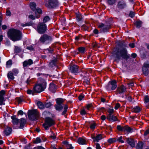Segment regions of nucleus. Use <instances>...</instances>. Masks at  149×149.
<instances>
[{
  "label": "nucleus",
  "mask_w": 149,
  "mask_h": 149,
  "mask_svg": "<svg viewBox=\"0 0 149 149\" xmlns=\"http://www.w3.org/2000/svg\"><path fill=\"white\" fill-rule=\"evenodd\" d=\"M31 23H26L25 24H21L22 26L23 27H24L27 26H29L31 25Z\"/></svg>",
  "instance_id": "obj_48"
},
{
  "label": "nucleus",
  "mask_w": 149,
  "mask_h": 149,
  "mask_svg": "<svg viewBox=\"0 0 149 149\" xmlns=\"http://www.w3.org/2000/svg\"><path fill=\"white\" fill-rule=\"evenodd\" d=\"M37 104L38 107L40 109L45 108V105L42 102H41L38 101L37 103Z\"/></svg>",
  "instance_id": "obj_28"
},
{
  "label": "nucleus",
  "mask_w": 149,
  "mask_h": 149,
  "mask_svg": "<svg viewBox=\"0 0 149 149\" xmlns=\"http://www.w3.org/2000/svg\"><path fill=\"white\" fill-rule=\"evenodd\" d=\"M7 77L9 80H13L14 79V77L13 73L11 71H9L7 74Z\"/></svg>",
  "instance_id": "obj_26"
},
{
  "label": "nucleus",
  "mask_w": 149,
  "mask_h": 149,
  "mask_svg": "<svg viewBox=\"0 0 149 149\" xmlns=\"http://www.w3.org/2000/svg\"><path fill=\"white\" fill-rule=\"evenodd\" d=\"M144 100L145 102L147 103L149 102V99L147 96H145L144 98Z\"/></svg>",
  "instance_id": "obj_52"
},
{
  "label": "nucleus",
  "mask_w": 149,
  "mask_h": 149,
  "mask_svg": "<svg viewBox=\"0 0 149 149\" xmlns=\"http://www.w3.org/2000/svg\"><path fill=\"white\" fill-rule=\"evenodd\" d=\"M117 87V83L115 80L109 81L106 86V89L108 91L115 90Z\"/></svg>",
  "instance_id": "obj_8"
},
{
  "label": "nucleus",
  "mask_w": 149,
  "mask_h": 149,
  "mask_svg": "<svg viewBox=\"0 0 149 149\" xmlns=\"http://www.w3.org/2000/svg\"><path fill=\"white\" fill-rule=\"evenodd\" d=\"M65 100V99L62 98H57L56 99V103L59 104H61L64 105L63 103Z\"/></svg>",
  "instance_id": "obj_24"
},
{
  "label": "nucleus",
  "mask_w": 149,
  "mask_h": 149,
  "mask_svg": "<svg viewBox=\"0 0 149 149\" xmlns=\"http://www.w3.org/2000/svg\"><path fill=\"white\" fill-rule=\"evenodd\" d=\"M46 29V25L43 23H39L37 28V31L40 34H43L45 33Z\"/></svg>",
  "instance_id": "obj_7"
},
{
  "label": "nucleus",
  "mask_w": 149,
  "mask_h": 149,
  "mask_svg": "<svg viewBox=\"0 0 149 149\" xmlns=\"http://www.w3.org/2000/svg\"><path fill=\"white\" fill-rule=\"evenodd\" d=\"M127 85L130 87H132L134 86V82H130L127 84Z\"/></svg>",
  "instance_id": "obj_57"
},
{
  "label": "nucleus",
  "mask_w": 149,
  "mask_h": 149,
  "mask_svg": "<svg viewBox=\"0 0 149 149\" xmlns=\"http://www.w3.org/2000/svg\"><path fill=\"white\" fill-rule=\"evenodd\" d=\"M126 141L132 147H133L135 146V143L133 139L127 138L126 139Z\"/></svg>",
  "instance_id": "obj_17"
},
{
  "label": "nucleus",
  "mask_w": 149,
  "mask_h": 149,
  "mask_svg": "<svg viewBox=\"0 0 149 149\" xmlns=\"http://www.w3.org/2000/svg\"><path fill=\"white\" fill-rule=\"evenodd\" d=\"M116 140L115 138H110L108 139V141L110 143H112L113 142H115Z\"/></svg>",
  "instance_id": "obj_40"
},
{
  "label": "nucleus",
  "mask_w": 149,
  "mask_h": 149,
  "mask_svg": "<svg viewBox=\"0 0 149 149\" xmlns=\"http://www.w3.org/2000/svg\"><path fill=\"white\" fill-rule=\"evenodd\" d=\"M117 129L119 131L128 133L131 132L132 131V129L127 125L121 126L118 125L117 126Z\"/></svg>",
  "instance_id": "obj_9"
},
{
  "label": "nucleus",
  "mask_w": 149,
  "mask_h": 149,
  "mask_svg": "<svg viewBox=\"0 0 149 149\" xmlns=\"http://www.w3.org/2000/svg\"><path fill=\"white\" fill-rule=\"evenodd\" d=\"M42 140L40 137H37L34 141V143H41Z\"/></svg>",
  "instance_id": "obj_38"
},
{
  "label": "nucleus",
  "mask_w": 149,
  "mask_h": 149,
  "mask_svg": "<svg viewBox=\"0 0 149 149\" xmlns=\"http://www.w3.org/2000/svg\"><path fill=\"white\" fill-rule=\"evenodd\" d=\"M33 61L31 59H29L24 61L23 63V65L24 67H25L30 66L33 64Z\"/></svg>",
  "instance_id": "obj_16"
},
{
  "label": "nucleus",
  "mask_w": 149,
  "mask_h": 149,
  "mask_svg": "<svg viewBox=\"0 0 149 149\" xmlns=\"http://www.w3.org/2000/svg\"><path fill=\"white\" fill-rule=\"evenodd\" d=\"M149 134V129L146 130L144 134V136L147 135Z\"/></svg>",
  "instance_id": "obj_59"
},
{
  "label": "nucleus",
  "mask_w": 149,
  "mask_h": 149,
  "mask_svg": "<svg viewBox=\"0 0 149 149\" xmlns=\"http://www.w3.org/2000/svg\"><path fill=\"white\" fill-rule=\"evenodd\" d=\"M70 70L72 73H76L78 72V66L75 65L71 66L70 67Z\"/></svg>",
  "instance_id": "obj_11"
},
{
  "label": "nucleus",
  "mask_w": 149,
  "mask_h": 149,
  "mask_svg": "<svg viewBox=\"0 0 149 149\" xmlns=\"http://www.w3.org/2000/svg\"><path fill=\"white\" fill-rule=\"evenodd\" d=\"M27 93L28 94H33L34 93H35L33 91V89L32 91L29 90H28L27 91Z\"/></svg>",
  "instance_id": "obj_56"
},
{
  "label": "nucleus",
  "mask_w": 149,
  "mask_h": 149,
  "mask_svg": "<svg viewBox=\"0 0 149 149\" xmlns=\"http://www.w3.org/2000/svg\"><path fill=\"white\" fill-rule=\"evenodd\" d=\"M64 143L66 145L67 149H73V147L72 146V145L69 144L68 142H65Z\"/></svg>",
  "instance_id": "obj_35"
},
{
  "label": "nucleus",
  "mask_w": 149,
  "mask_h": 149,
  "mask_svg": "<svg viewBox=\"0 0 149 149\" xmlns=\"http://www.w3.org/2000/svg\"><path fill=\"white\" fill-rule=\"evenodd\" d=\"M11 128L10 127H7L5 129L3 132L6 136H8L11 134Z\"/></svg>",
  "instance_id": "obj_22"
},
{
  "label": "nucleus",
  "mask_w": 149,
  "mask_h": 149,
  "mask_svg": "<svg viewBox=\"0 0 149 149\" xmlns=\"http://www.w3.org/2000/svg\"><path fill=\"white\" fill-rule=\"evenodd\" d=\"M116 0H107V3L110 5H112L116 2Z\"/></svg>",
  "instance_id": "obj_39"
},
{
  "label": "nucleus",
  "mask_w": 149,
  "mask_h": 149,
  "mask_svg": "<svg viewBox=\"0 0 149 149\" xmlns=\"http://www.w3.org/2000/svg\"><path fill=\"white\" fill-rule=\"evenodd\" d=\"M4 101L3 96L0 95V105H2L3 104V102Z\"/></svg>",
  "instance_id": "obj_44"
},
{
  "label": "nucleus",
  "mask_w": 149,
  "mask_h": 149,
  "mask_svg": "<svg viewBox=\"0 0 149 149\" xmlns=\"http://www.w3.org/2000/svg\"><path fill=\"white\" fill-rule=\"evenodd\" d=\"M78 50L79 53L83 54L85 52V48L84 47H80L78 48Z\"/></svg>",
  "instance_id": "obj_32"
},
{
  "label": "nucleus",
  "mask_w": 149,
  "mask_h": 149,
  "mask_svg": "<svg viewBox=\"0 0 149 149\" xmlns=\"http://www.w3.org/2000/svg\"><path fill=\"white\" fill-rule=\"evenodd\" d=\"M137 56V55L136 54L134 53L132 54L131 55V57L133 58H135Z\"/></svg>",
  "instance_id": "obj_62"
},
{
  "label": "nucleus",
  "mask_w": 149,
  "mask_h": 149,
  "mask_svg": "<svg viewBox=\"0 0 149 149\" xmlns=\"http://www.w3.org/2000/svg\"><path fill=\"white\" fill-rule=\"evenodd\" d=\"M117 6L118 8L120 9H123L126 6L125 3L123 1H120L118 2Z\"/></svg>",
  "instance_id": "obj_19"
},
{
  "label": "nucleus",
  "mask_w": 149,
  "mask_h": 149,
  "mask_svg": "<svg viewBox=\"0 0 149 149\" xmlns=\"http://www.w3.org/2000/svg\"><path fill=\"white\" fill-rule=\"evenodd\" d=\"M120 104L117 103L114 107L115 109H118L120 107Z\"/></svg>",
  "instance_id": "obj_55"
},
{
  "label": "nucleus",
  "mask_w": 149,
  "mask_h": 149,
  "mask_svg": "<svg viewBox=\"0 0 149 149\" xmlns=\"http://www.w3.org/2000/svg\"><path fill=\"white\" fill-rule=\"evenodd\" d=\"M96 149H101V147L98 143H97L96 145Z\"/></svg>",
  "instance_id": "obj_60"
},
{
  "label": "nucleus",
  "mask_w": 149,
  "mask_h": 149,
  "mask_svg": "<svg viewBox=\"0 0 149 149\" xmlns=\"http://www.w3.org/2000/svg\"><path fill=\"white\" fill-rule=\"evenodd\" d=\"M98 27L100 28V31L101 33H105L108 31L110 28L109 25H105L102 23H100L98 24Z\"/></svg>",
  "instance_id": "obj_10"
},
{
  "label": "nucleus",
  "mask_w": 149,
  "mask_h": 149,
  "mask_svg": "<svg viewBox=\"0 0 149 149\" xmlns=\"http://www.w3.org/2000/svg\"><path fill=\"white\" fill-rule=\"evenodd\" d=\"M11 118L12 119V122L14 125H17L19 122V120L16 118L15 116H12Z\"/></svg>",
  "instance_id": "obj_20"
},
{
  "label": "nucleus",
  "mask_w": 149,
  "mask_h": 149,
  "mask_svg": "<svg viewBox=\"0 0 149 149\" xmlns=\"http://www.w3.org/2000/svg\"><path fill=\"white\" fill-rule=\"evenodd\" d=\"M68 107L67 104H65L63 111L62 113V115H64L66 113Z\"/></svg>",
  "instance_id": "obj_36"
},
{
  "label": "nucleus",
  "mask_w": 149,
  "mask_h": 149,
  "mask_svg": "<svg viewBox=\"0 0 149 149\" xmlns=\"http://www.w3.org/2000/svg\"><path fill=\"white\" fill-rule=\"evenodd\" d=\"M107 119L109 121L114 122L117 120L116 117L113 114H109L107 116Z\"/></svg>",
  "instance_id": "obj_14"
},
{
  "label": "nucleus",
  "mask_w": 149,
  "mask_h": 149,
  "mask_svg": "<svg viewBox=\"0 0 149 149\" xmlns=\"http://www.w3.org/2000/svg\"><path fill=\"white\" fill-rule=\"evenodd\" d=\"M33 149H44V148L41 146H38L37 147H35Z\"/></svg>",
  "instance_id": "obj_64"
},
{
  "label": "nucleus",
  "mask_w": 149,
  "mask_h": 149,
  "mask_svg": "<svg viewBox=\"0 0 149 149\" xmlns=\"http://www.w3.org/2000/svg\"><path fill=\"white\" fill-rule=\"evenodd\" d=\"M82 18V17L81 14H79L77 15V19L78 21L81 20Z\"/></svg>",
  "instance_id": "obj_45"
},
{
  "label": "nucleus",
  "mask_w": 149,
  "mask_h": 149,
  "mask_svg": "<svg viewBox=\"0 0 149 149\" xmlns=\"http://www.w3.org/2000/svg\"><path fill=\"white\" fill-rule=\"evenodd\" d=\"M135 16L134 13V12L131 11L129 14V16L131 18H133Z\"/></svg>",
  "instance_id": "obj_51"
},
{
  "label": "nucleus",
  "mask_w": 149,
  "mask_h": 149,
  "mask_svg": "<svg viewBox=\"0 0 149 149\" xmlns=\"http://www.w3.org/2000/svg\"><path fill=\"white\" fill-rule=\"evenodd\" d=\"M92 107V105L91 104H88L87 105L86 108L88 110H89Z\"/></svg>",
  "instance_id": "obj_61"
},
{
  "label": "nucleus",
  "mask_w": 149,
  "mask_h": 149,
  "mask_svg": "<svg viewBox=\"0 0 149 149\" xmlns=\"http://www.w3.org/2000/svg\"><path fill=\"white\" fill-rule=\"evenodd\" d=\"M38 82L33 88V91L35 93H40L44 91L46 87L47 83L43 79L39 78Z\"/></svg>",
  "instance_id": "obj_2"
},
{
  "label": "nucleus",
  "mask_w": 149,
  "mask_h": 149,
  "mask_svg": "<svg viewBox=\"0 0 149 149\" xmlns=\"http://www.w3.org/2000/svg\"><path fill=\"white\" fill-rule=\"evenodd\" d=\"M141 109L140 107L136 106L132 109V111L133 112L137 113L139 112Z\"/></svg>",
  "instance_id": "obj_23"
},
{
  "label": "nucleus",
  "mask_w": 149,
  "mask_h": 149,
  "mask_svg": "<svg viewBox=\"0 0 149 149\" xmlns=\"http://www.w3.org/2000/svg\"><path fill=\"white\" fill-rule=\"evenodd\" d=\"M143 67H145L147 68H149V64L146 63H144Z\"/></svg>",
  "instance_id": "obj_63"
},
{
  "label": "nucleus",
  "mask_w": 149,
  "mask_h": 149,
  "mask_svg": "<svg viewBox=\"0 0 149 149\" xmlns=\"http://www.w3.org/2000/svg\"><path fill=\"white\" fill-rule=\"evenodd\" d=\"M30 6L31 9L35 11L36 9V4L34 2H31L30 3Z\"/></svg>",
  "instance_id": "obj_31"
},
{
  "label": "nucleus",
  "mask_w": 149,
  "mask_h": 149,
  "mask_svg": "<svg viewBox=\"0 0 149 149\" xmlns=\"http://www.w3.org/2000/svg\"><path fill=\"white\" fill-rule=\"evenodd\" d=\"M84 95L81 94V95H79V97H78L79 100L80 101L82 100L84 98Z\"/></svg>",
  "instance_id": "obj_53"
},
{
  "label": "nucleus",
  "mask_w": 149,
  "mask_h": 149,
  "mask_svg": "<svg viewBox=\"0 0 149 149\" xmlns=\"http://www.w3.org/2000/svg\"><path fill=\"white\" fill-rule=\"evenodd\" d=\"M28 116L30 120H36L39 117L40 114L37 110L34 109L28 111Z\"/></svg>",
  "instance_id": "obj_4"
},
{
  "label": "nucleus",
  "mask_w": 149,
  "mask_h": 149,
  "mask_svg": "<svg viewBox=\"0 0 149 149\" xmlns=\"http://www.w3.org/2000/svg\"><path fill=\"white\" fill-rule=\"evenodd\" d=\"M120 47L115 53V61L117 62L122 58L127 60L129 58V55L128 54L127 51L125 48L127 45L121 42L119 44Z\"/></svg>",
  "instance_id": "obj_1"
},
{
  "label": "nucleus",
  "mask_w": 149,
  "mask_h": 149,
  "mask_svg": "<svg viewBox=\"0 0 149 149\" xmlns=\"http://www.w3.org/2000/svg\"><path fill=\"white\" fill-rule=\"evenodd\" d=\"M13 73L14 74V75H15L17 74L19 72V71L17 69H13L12 70Z\"/></svg>",
  "instance_id": "obj_43"
},
{
  "label": "nucleus",
  "mask_w": 149,
  "mask_h": 149,
  "mask_svg": "<svg viewBox=\"0 0 149 149\" xmlns=\"http://www.w3.org/2000/svg\"><path fill=\"white\" fill-rule=\"evenodd\" d=\"M77 142L80 145H84L86 144L85 140L81 138L78 139L77 140Z\"/></svg>",
  "instance_id": "obj_27"
},
{
  "label": "nucleus",
  "mask_w": 149,
  "mask_h": 149,
  "mask_svg": "<svg viewBox=\"0 0 149 149\" xmlns=\"http://www.w3.org/2000/svg\"><path fill=\"white\" fill-rule=\"evenodd\" d=\"M95 127V123L91 124L90 126V128L92 129H94Z\"/></svg>",
  "instance_id": "obj_54"
},
{
  "label": "nucleus",
  "mask_w": 149,
  "mask_h": 149,
  "mask_svg": "<svg viewBox=\"0 0 149 149\" xmlns=\"http://www.w3.org/2000/svg\"><path fill=\"white\" fill-rule=\"evenodd\" d=\"M91 138L93 139L94 142H98L99 141L101 140L102 139L104 138L102 136V135L101 134L97 135L96 136H91Z\"/></svg>",
  "instance_id": "obj_12"
},
{
  "label": "nucleus",
  "mask_w": 149,
  "mask_h": 149,
  "mask_svg": "<svg viewBox=\"0 0 149 149\" xmlns=\"http://www.w3.org/2000/svg\"><path fill=\"white\" fill-rule=\"evenodd\" d=\"M54 121L51 118H46L45 120V123L43 124V126L46 130H48L49 127L54 125Z\"/></svg>",
  "instance_id": "obj_5"
},
{
  "label": "nucleus",
  "mask_w": 149,
  "mask_h": 149,
  "mask_svg": "<svg viewBox=\"0 0 149 149\" xmlns=\"http://www.w3.org/2000/svg\"><path fill=\"white\" fill-rule=\"evenodd\" d=\"M143 143L140 142L138 143L136 146V149H143Z\"/></svg>",
  "instance_id": "obj_30"
},
{
  "label": "nucleus",
  "mask_w": 149,
  "mask_h": 149,
  "mask_svg": "<svg viewBox=\"0 0 149 149\" xmlns=\"http://www.w3.org/2000/svg\"><path fill=\"white\" fill-rule=\"evenodd\" d=\"M26 49L30 50L31 51L33 50L34 49V48L32 46L27 47Z\"/></svg>",
  "instance_id": "obj_50"
},
{
  "label": "nucleus",
  "mask_w": 149,
  "mask_h": 149,
  "mask_svg": "<svg viewBox=\"0 0 149 149\" xmlns=\"http://www.w3.org/2000/svg\"><path fill=\"white\" fill-rule=\"evenodd\" d=\"M52 105V104L51 102H47L45 103L44 104L45 105V108L46 107L47 108H50L51 106Z\"/></svg>",
  "instance_id": "obj_41"
},
{
  "label": "nucleus",
  "mask_w": 149,
  "mask_h": 149,
  "mask_svg": "<svg viewBox=\"0 0 149 149\" xmlns=\"http://www.w3.org/2000/svg\"><path fill=\"white\" fill-rule=\"evenodd\" d=\"M122 139L123 137L122 136H120L117 139V140L119 142H120L122 143H123L124 141L122 140Z\"/></svg>",
  "instance_id": "obj_47"
},
{
  "label": "nucleus",
  "mask_w": 149,
  "mask_h": 149,
  "mask_svg": "<svg viewBox=\"0 0 149 149\" xmlns=\"http://www.w3.org/2000/svg\"><path fill=\"white\" fill-rule=\"evenodd\" d=\"M52 40L51 36L47 34H44L40 37L39 41L42 43L47 44L50 42Z\"/></svg>",
  "instance_id": "obj_6"
},
{
  "label": "nucleus",
  "mask_w": 149,
  "mask_h": 149,
  "mask_svg": "<svg viewBox=\"0 0 149 149\" xmlns=\"http://www.w3.org/2000/svg\"><path fill=\"white\" fill-rule=\"evenodd\" d=\"M12 61L10 60H9L6 62V67L7 68H9L10 67L11 65H12Z\"/></svg>",
  "instance_id": "obj_46"
},
{
  "label": "nucleus",
  "mask_w": 149,
  "mask_h": 149,
  "mask_svg": "<svg viewBox=\"0 0 149 149\" xmlns=\"http://www.w3.org/2000/svg\"><path fill=\"white\" fill-rule=\"evenodd\" d=\"M108 112L109 113V114H112L114 112V110L113 108H109L108 109Z\"/></svg>",
  "instance_id": "obj_49"
},
{
  "label": "nucleus",
  "mask_w": 149,
  "mask_h": 149,
  "mask_svg": "<svg viewBox=\"0 0 149 149\" xmlns=\"http://www.w3.org/2000/svg\"><path fill=\"white\" fill-rule=\"evenodd\" d=\"M81 114L82 115H85L86 114V112L84 109L82 110L80 112Z\"/></svg>",
  "instance_id": "obj_58"
},
{
  "label": "nucleus",
  "mask_w": 149,
  "mask_h": 149,
  "mask_svg": "<svg viewBox=\"0 0 149 149\" xmlns=\"http://www.w3.org/2000/svg\"><path fill=\"white\" fill-rule=\"evenodd\" d=\"M143 74L146 76H147L148 74V71L147 68L145 67H143Z\"/></svg>",
  "instance_id": "obj_33"
},
{
  "label": "nucleus",
  "mask_w": 149,
  "mask_h": 149,
  "mask_svg": "<svg viewBox=\"0 0 149 149\" xmlns=\"http://www.w3.org/2000/svg\"><path fill=\"white\" fill-rule=\"evenodd\" d=\"M56 61L55 60H53L50 62L49 64V68H51L55 66L56 65Z\"/></svg>",
  "instance_id": "obj_29"
},
{
  "label": "nucleus",
  "mask_w": 149,
  "mask_h": 149,
  "mask_svg": "<svg viewBox=\"0 0 149 149\" xmlns=\"http://www.w3.org/2000/svg\"><path fill=\"white\" fill-rule=\"evenodd\" d=\"M49 90L52 93H54L55 92L56 90L55 84H50L49 87Z\"/></svg>",
  "instance_id": "obj_21"
},
{
  "label": "nucleus",
  "mask_w": 149,
  "mask_h": 149,
  "mask_svg": "<svg viewBox=\"0 0 149 149\" xmlns=\"http://www.w3.org/2000/svg\"><path fill=\"white\" fill-rule=\"evenodd\" d=\"M26 120L24 118H22L20 119V128H23L24 127L25 123Z\"/></svg>",
  "instance_id": "obj_25"
},
{
  "label": "nucleus",
  "mask_w": 149,
  "mask_h": 149,
  "mask_svg": "<svg viewBox=\"0 0 149 149\" xmlns=\"http://www.w3.org/2000/svg\"><path fill=\"white\" fill-rule=\"evenodd\" d=\"M8 35L11 40L14 41L20 40L22 38L21 32L15 29L9 30L8 32Z\"/></svg>",
  "instance_id": "obj_3"
},
{
  "label": "nucleus",
  "mask_w": 149,
  "mask_h": 149,
  "mask_svg": "<svg viewBox=\"0 0 149 149\" xmlns=\"http://www.w3.org/2000/svg\"><path fill=\"white\" fill-rule=\"evenodd\" d=\"M21 50L22 49L20 47L15 46L14 50L15 52L17 53L20 52Z\"/></svg>",
  "instance_id": "obj_37"
},
{
  "label": "nucleus",
  "mask_w": 149,
  "mask_h": 149,
  "mask_svg": "<svg viewBox=\"0 0 149 149\" xmlns=\"http://www.w3.org/2000/svg\"><path fill=\"white\" fill-rule=\"evenodd\" d=\"M49 6L52 8L58 5L57 0H49Z\"/></svg>",
  "instance_id": "obj_15"
},
{
  "label": "nucleus",
  "mask_w": 149,
  "mask_h": 149,
  "mask_svg": "<svg viewBox=\"0 0 149 149\" xmlns=\"http://www.w3.org/2000/svg\"><path fill=\"white\" fill-rule=\"evenodd\" d=\"M126 90V87L123 85H122L118 87L117 89L118 92L120 93H123Z\"/></svg>",
  "instance_id": "obj_13"
},
{
  "label": "nucleus",
  "mask_w": 149,
  "mask_h": 149,
  "mask_svg": "<svg viewBox=\"0 0 149 149\" xmlns=\"http://www.w3.org/2000/svg\"><path fill=\"white\" fill-rule=\"evenodd\" d=\"M64 105L65 104L63 105L56 103V104L55 105V107L56 110L60 111L63 109V107H64Z\"/></svg>",
  "instance_id": "obj_18"
},
{
  "label": "nucleus",
  "mask_w": 149,
  "mask_h": 149,
  "mask_svg": "<svg viewBox=\"0 0 149 149\" xmlns=\"http://www.w3.org/2000/svg\"><path fill=\"white\" fill-rule=\"evenodd\" d=\"M142 22L140 21H136L135 23V24L137 28H139L142 25Z\"/></svg>",
  "instance_id": "obj_34"
},
{
  "label": "nucleus",
  "mask_w": 149,
  "mask_h": 149,
  "mask_svg": "<svg viewBox=\"0 0 149 149\" xmlns=\"http://www.w3.org/2000/svg\"><path fill=\"white\" fill-rule=\"evenodd\" d=\"M50 19V18L49 16H46L44 17L43 21L44 23H46L49 21Z\"/></svg>",
  "instance_id": "obj_42"
}]
</instances>
